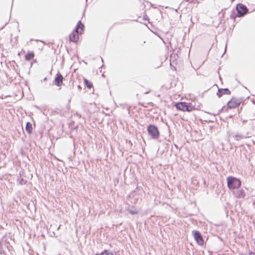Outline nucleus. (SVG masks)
I'll use <instances>...</instances> for the list:
<instances>
[{
    "label": "nucleus",
    "instance_id": "f257e3e1",
    "mask_svg": "<svg viewBox=\"0 0 255 255\" xmlns=\"http://www.w3.org/2000/svg\"><path fill=\"white\" fill-rule=\"evenodd\" d=\"M227 186L230 190L239 189L241 186L242 182L241 180L237 177L229 176L227 178Z\"/></svg>",
    "mask_w": 255,
    "mask_h": 255
},
{
    "label": "nucleus",
    "instance_id": "f03ea898",
    "mask_svg": "<svg viewBox=\"0 0 255 255\" xmlns=\"http://www.w3.org/2000/svg\"><path fill=\"white\" fill-rule=\"evenodd\" d=\"M147 131L148 134L153 139L157 140L160 137V132L158 128L154 125L150 124L147 126Z\"/></svg>",
    "mask_w": 255,
    "mask_h": 255
},
{
    "label": "nucleus",
    "instance_id": "7ed1b4c3",
    "mask_svg": "<svg viewBox=\"0 0 255 255\" xmlns=\"http://www.w3.org/2000/svg\"><path fill=\"white\" fill-rule=\"evenodd\" d=\"M242 102V99H238L235 97H233L227 104L228 109H234L240 106Z\"/></svg>",
    "mask_w": 255,
    "mask_h": 255
},
{
    "label": "nucleus",
    "instance_id": "20e7f679",
    "mask_svg": "<svg viewBox=\"0 0 255 255\" xmlns=\"http://www.w3.org/2000/svg\"><path fill=\"white\" fill-rule=\"evenodd\" d=\"M236 10L237 11L238 17L244 16L248 11V9L247 6L242 3L237 4L236 6Z\"/></svg>",
    "mask_w": 255,
    "mask_h": 255
},
{
    "label": "nucleus",
    "instance_id": "39448f33",
    "mask_svg": "<svg viewBox=\"0 0 255 255\" xmlns=\"http://www.w3.org/2000/svg\"><path fill=\"white\" fill-rule=\"evenodd\" d=\"M192 235L197 243L200 246L204 245V241L201 233L197 230L192 231Z\"/></svg>",
    "mask_w": 255,
    "mask_h": 255
},
{
    "label": "nucleus",
    "instance_id": "423d86ee",
    "mask_svg": "<svg viewBox=\"0 0 255 255\" xmlns=\"http://www.w3.org/2000/svg\"><path fill=\"white\" fill-rule=\"evenodd\" d=\"M84 24L82 23L81 20H79L72 32L78 34H83L84 32Z\"/></svg>",
    "mask_w": 255,
    "mask_h": 255
},
{
    "label": "nucleus",
    "instance_id": "0eeeda50",
    "mask_svg": "<svg viewBox=\"0 0 255 255\" xmlns=\"http://www.w3.org/2000/svg\"><path fill=\"white\" fill-rule=\"evenodd\" d=\"M231 93L228 88H218L217 96L221 98L223 95H230Z\"/></svg>",
    "mask_w": 255,
    "mask_h": 255
},
{
    "label": "nucleus",
    "instance_id": "6e6552de",
    "mask_svg": "<svg viewBox=\"0 0 255 255\" xmlns=\"http://www.w3.org/2000/svg\"><path fill=\"white\" fill-rule=\"evenodd\" d=\"M79 35L78 33L72 32L69 35V40L73 42H77L79 38Z\"/></svg>",
    "mask_w": 255,
    "mask_h": 255
},
{
    "label": "nucleus",
    "instance_id": "1a4fd4ad",
    "mask_svg": "<svg viewBox=\"0 0 255 255\" xmlns=\"http://www.w3.org/2000/svg\"><path fill=\"white\" fill-rule=\"evenodd\" d=\"M235 195L237 198H245L246 193L243 189H240L235 193Z\"/></svg>",
    "mask_w": 255,
    "mask_h": 255
},
{
    "label": "nucleus",
    "instance_id": "9d476101",
    "mask_svg": "<svg viewBox=\"0 0 255 255\" xmlns=\"http://www.w3.org/2000/svg\"><path fill=\"white\" fill-rule=\"evenodd\" d=\"M63 82V77L61 75H57L55 79V84L58 86L62 85Z\"/></svg>",
    "mask_w": 255,
    "mask_h": 255
},
{
    "label": "nucleus",
    "instance_id": "9b49d317",
    "mask_svg": "<svg viewBox=\"0 0 255 255\" xmlns=\"http://www.w3.org/2000/svg\"><path fill=\"white\" fill-rule=\"evenodd\" d=\"M185 102H179L175 104L176 108L177 110L185 111Z\"/></svg>",
    "mask_w": 255,
    "mask_h": 255
},
{
    "label": "nucleus",
    "instance_id": "f8f14e48",
    "mask_svg": "<svg viewBox=\"0 0 255 255\" xmlns=\"http://www.w3.org/2000/svg\"><path fill=\"white\" fill-rule=\"evenodd\" d=\"M194 109L195 108L191 104L185 102V111L190 112Z\"/></svg>",
    "mask_w": 255,
    "mask_h": 255
},
{
    "label": "nucleus",
    "instance_id": "ddd939ff",
    "mask_svg": "<svg viewBox=\"0 0 255 255\" xmlns=\"http://www.w3.org/2000/svg\"><path fill=\"white\" fill-rule=\"evenodd\" d=\"M84 82L85 85L88 88L91 89L93 87V84L91 82L89 81L86 78L84 79Z\"/></svg>",
    "mask_w": 255,
    "mask_h": 255
},
{
    "label": "nucleus",
    "instance_id": "4468645a",
    "mask_svg": "<svg viewBox=\"0 0 255 255\" xmlns=\"http://www.w3.org/2000/svg\"><path fill=\"white\" fill-rule=\"evenodd\" d=\"M25 129L28 133H30L32 132V124L31 123L28 122L26 124Z\"/></svg>",
    "mask_w": 255,
    "mask_h": 255
},
{
    "label": "nucleus",
    "instance_id": "2eb2a0df",
    "mask_svg": "<svg viewBox=\"0 0 255 255\" xmlns=\"http://www.w3.org/2000/svg\"><path fill=\"white\" fill-rule=\"evenodd\" d=\"M34 54L33 53H30L28 54H27L25 56V58L26 60H30L32 59L34 57Z\"/></svg>",
    "mask_w": 255,
    "mask_h": 255
},
{
    "label": "nucleus",
    "instance_id": "dca6fc26",
    "mask_svg": "<svg viewBox=\"0 0 255 255\" xmlns=\"http://www.w3.org/2000/svg\"><path fill=\"white\" fill-rule=\"evenodd\" d=\"M245 123H248L249 125H254L255 124V120H243V123L244 124Z\"/></svg>",
    "mask_w": 255,
    "mask_h": 255
},
{
    "label": "nucleus",
    "instance_id": "f3484780",
    "mask_svg": "<svg viewBox=\"0 0 255 255\" xmlns=\"http://www.w3.org/2000/svg\"><path fill=\"white\" fill-rule=\"evenodd\" d=\"M235 139L237 140H240L241 139L244 138L245 137V136L244 135H238V134H237L235 136Z\"/></svg>",
    "mask_w": 255,
    "mask_h": 255
},
{
    "label": "nucleus",
    "instance_id": "a211bd4d",
    "mask_svg": "<svg viewBox=\"0 0 255 255\" xmlns=\"http://www.w3.org/2000/svg\"><path fill=\"white\" fill-rule=\"evenodd\" d=\"M128 211L130 214H131L132 215H135V214H137V213H138L137 211H136L135 210H132L131 209H128Z\"/></svg>",
    "mask_w": 255,
    "mask_h": 255
},
{
    "label": "nucleus",
    "instance_id": "6ab92c4d",
    "mask_svg": "<svg viewBox=\"0 0 255 255\" xmlns=\"http://www.w3.org/2000/svg\"><path fill=\"white\" fill-rule=\"evenodd\" d=\"M26 183V181L22 178L19 180V184L21 185H24Z\"/></svg>",
    "mask_w": 255,
    "mask_h": 255
},
{
    "label": "nucleus",
    "instance_id": "aec40b11",
    "mask_svg": "<svg viewBox=\"0 0 255 255\" xmlns=\"http://www.w3.org/2000/svg\"><path fill=\"white\" fill-rule=\"evenodd\" d=\"M101 255H110V254H108L107 250H105L104 252L101 253Z\"/></svg>",
    "mask_w": 255,
    "mask_h": 255
},
{
    "label": "nucleus",
    "instance_id": "412c9836",
    "mask_svg": "<svg viewBox=\"0 0 255 255\" xmlns=\"http://www.w3.org/2000/svg\"><path fill=\"white\" fill-rule=\"evenodd\" d=\"M236 17V16L235 15V13H232V14L230 15V18H231V19H234V20H235V19Z\"/></svg>",
    "mask_w": 255,
    "mask_h": 255
},
{
    "label": "nucleus",
    "instance_id": "4be33fe9",
    "mask_svg": "<svg viewBox=\"0 0 255 255\" xmlns=\"http://www.w3.org/2000/svg\"><path fill=\"white\" fill-rule=\"evenodd\" d=\"M249 255H255V252H251L249 253Z\"/></svg>",
    "mask_w": 255,
    "mask_h": 255
},
{
    "label": "nucleus",
    "instance_id": "5701e85b",
    "mask_svg": "<svg viewBox=\"0 0 255 255\" xmlns=\"http://www.w3.org/2000/svg\"><path fill=\"white\" fill-rule=\"evenodd\" d=\"M108 254H110V255H114V254L113 252L108 253Z\"/></svg>",
    "mask_w": 255,
    "mask_h": 255
},
{
    "label": "nucleus",
    "instance_id": "b1692460",
    "mask_svg": "<svg viewBox=\"0 0 255 255\" xmlns=\"http://www.w3.org/2000/svg\"><path fill=\"white\" fill-rule=\"evenodd\" d=\"M253 103L255 104V100H252Z\"/></svg>",
    "mask_w": 255,
    "mask_h": 255
},
{
    "label": "nucleus",
    "instance_id": "393cba45",
    "mask_svg": "<svg viewBox=\"0 0 255 255\" xmlns=\"http://www.w3.org/2000/svg\"><path fill=\"white\" fill-rule=\"evenodd\" d=\"M78 87L79 89H81V86L80 85H78Z\"/></svg>",
    "mask_w": 255,
    "mask_h": 255
},
{
    "label": "nucleus",
    "instance_id": "a878e982",
    "mask_svg": "<svg viewBox=\"0 0 255 255\" xmlns=\"http://www.w3.org/2000/svg\"><path fill=\"white\" fill-rule=\"evenodd\" d=\"M223 109V108H222L220 111H219V112L218 113H217V114H219V112L222 111V110Z\"/></svg>",
    "mask_w": 255,
    "mask_h": 255
},
{
    "label": "nucleus",
    "instance_id": "bb28decb",
    "mask_svg": "<svg viewBox=\"0 0 255 255\" xmlns=\"http://www.w3.org/2000/svg\"><path fill=\"white\" fill-rule=\"evenodd\" d=\"M240 110H241V109L240 110H238V113H240Z\"/></svg>",
    "mask_w": 255,
    "mask_h": 255
},
{
    "label": "nucleus",
    "instance_id": "cd10ccee",
    "mask_svg": "<svg viewBox=\"0 0 255 255\" xmlns=\"http://www.w3.org/2000/svg\"><path fill=\"white\" fill-rule=\"evenodd\" d=\"M101 58V60H102V62H103V58Z\"/></svg>",
    "mask_w": 255,
    "mask_h": 255
}]
</instances>
